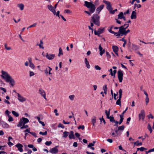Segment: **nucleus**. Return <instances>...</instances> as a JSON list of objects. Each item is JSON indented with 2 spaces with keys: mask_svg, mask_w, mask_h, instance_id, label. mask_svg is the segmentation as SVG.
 <instances>
[{
  "mask_svg": "<svg viewBox=\"0 0 154 154\" xmlns=\"http://www.w3.org/2000/svg\"><path fill=\"white\" fill-rule=\"evenodd\" d=\"M85 6L89 9L90 12L93 13L95 10V6L93 4L92 2H88L87 1L85 2Z\"/></svg>",
  "mask_w": 154,
  "mask_h": 154,
  "instance_id": "1",
  "label": "nucleus"
},
{
  "mask_svg": "<svg viewBox=\"0 0 154 154\" xmlns=\"http://www.w3.org/2000/svg\"><path fill=\"white\" fill-rule=\"evenodd\" d=\"M99 20V16L97 14H94L91 17V22L99 26L100 25Z\"/></svg>",
  "mask_w": 154,
  "mask_h": 154,
  "instance_id": "2",
  "label": "nucleus"
},
{
  "mask_svg": "<svg viewBox=\"0 0 154 154\" xmlns=\"http://www.w3.org/2000/svg\"><path fill=\"white\" fill-rule=\"evenodd\" d=\"M48 9L51 12H52L53 14L55 16L58 17L59 18L60 17V11H57L56 12L55 10L54 9V7L53 6L51 5H49L47 6Z\"/></svg>",
  "mask_w": 154,
  "mask_h": 154,
  "instance_id": "3",
  "label": "nucleus"
},
{
  "mask_svg": "<svg viewBox=\"0 0 154 154\" xmlns=\"http://www.w3.org/2000/svg\"><path fill=\"white\" fill-rule=\"evenodd\" d=\"M119 30L118 32L116 33V36H122L123 35H125V28L124 26H122L119 28Z\"/></svg>",
  "mask_w": 154,
  "mask_h": 154,
  "instance_id": "4",
  "label": "nucleus"
},
{
  "mask_svg": "<svg viewBox=\"0 0 154 154\" xmlns=\"http://www.w3.org/2000/svg\"><path fill=\"white\" fill-rule=\"evenodd\" d=\"M2 77L4 79L6 82H7L11 78V77L6 72L2 71Z\"/></svg>",
  "mask_w": 154,
  "mask_h": 154,
  "instance_id": "5",
  "label": "nucleus"
},
{
  "mask_svg": "<svg viewBox=\"0 0 154 154\" xmlns=\"http://www.w3.org/2000/svg\"><path fill=\"white\" fill-rule=\"evenodd\" d=\"M139 120H142L143 121L145 116V111L143 109L141 110L140 113L139 114Z\"/></svg>",
  "mask_w": 154,
  "mask_h": 154,
  "instance_id": "6",
  "label": "nucleus"
},
{
  "mask_svg": "<svg viewBox=\"0 0 154 154\" xmlns=\"http://www.w3.org/2000/svg\"><path fill=\"white\" fill-rule=\"evenodd\" d=\"M119 99L117 100L116 102V104L119 105L120 106H121V100L122 97V90L120 89L119 90Z\"/></svg>",
  "mask_w": 154,
  "mask_h": 154,
  "instance_id": "7",
  "label": "nucleus"
},
{
  "mask_svg": "<svg viewBox=\"0 0 154 154\" xmlns=\"http://www.w3.org/2000/svg\"><path fill=\"white\" fill-rule=\"evenodd\" d=\"M105 29V27H101L99 28L97 30H95L94 32L95 35H99L100 34L103 33Z\"/></svg>",
  "mask_w": 154,
  "mask_h": 154,
  "instance_id": "8",
  "label": "nucleus"
},
{
  "mask_svg": "<svg viewBox=\"0 0 154 154\" xmlns=\"http://www.w3.org/2000/svg\"><path fill=\"white\" fill-rule=\"evenodd\" d=\"M118 78L120 82H121L123 80V72L121 70L118 72Z\"/></svg>",
  "mask_w": 154,
  "mask_h": 154,
  "instance_id": "9",
  "label": "nucleus"
},
{
  "mask_svg": "<svg viewBox=\"0 0 154 154\" xmlns=\"http://www.w3.org/2000/svg\"><path fill=\"white\" fill-rule=\"evenodd\" d=\"M39 93L45 100H47L46 97V93L45 91L42 88H40L38 91Z\"/></svg>",
  "mask_w": 154,
  "mask_h": 154,
  "instance_id": "10",
  "label": "nucleus"
},
{
  "mask_svg": "<svg viewBox=\"0 0 154 154\" xmlns=\"http://www.w3.org/2000/svg\"><path fill=\"white\" fill-rule=\"evenodd\" d=\"M57 147L58 146H56L50 149L49 150L50 152L52 154H56L58 152V149L57 148Z\"/></svg>",
  "mask_w": 154,
  "mask_h": 154,
  "instance_id": "11",
  "label": "nucleus"
},
{
  "mask_svg": "<svg viewBox=\"0 0 154 154\" xmlns=\"http://www.w3.org/2000/svg\"><path fill=\"white\" fill-rule=\"evenodd\" d=\"M18 100L21 102H23L26 100V99L22 96L19 94L17 93Z\"/></svg>",
  "mask_w": 154,
  "mask_h": 154,
  "instance_id": "12",
  "label": "nucleus"
},
{
  "mask_svg": "<svg viewBox=\"0 0 154 154\" xmlns=\"http://www.w3.org/2000/svg\"><path fill=\"white\" fill-rule=\"evenodd\" d=\"M45 56L48 60H51L54 58L55 55L54 54H48L47 53Z\"/></svg>",
  "mask_w": 154,
  "mask_h": 154,
  "instance_id": "13",
  "label": "nucleus"
},
{
  "mask_svg": "<svg viewBox=\"0 0 154 154\" xmlns=\"http://www.w3.org/2000/svg\"><path fill=\"white\" fill-rule=\"evenodd\" d=\"M15 146L18 148V150L20 151V152H21L23 151V146L21 144L17 143L16 145H15Z\"/></svg>",
  "mask_w": 154,
  "mask_h": 154,
  "instance_id": "14",
  "label": "nucleus"
},
{
  "mask_svg": "<svg viewBox=\"0 0 154 154\" xmlns=\"http://www.w3.org/2000/svg\"><path fill=\"white\" fill-rule=\"evenodd\" d=\"M99 49L100 51V56H102L105 53V50L103 49V48L101 47L100 45L99 47Z\"/></svg>",
  "mask_w": 154,
  "mask_h": 154,
  "instance_id": "15",
  "label": "nucleus"
},
{
  "mask_svg": "<svg viewBox=\"0 0 154 154\" xmlns=\"http://www.w3.org/2000/svg\"><path fill=\"white\" fill-rule=\"evenodd\" d=\"M136 17V10L133 11L132 12L131 14V18L132 19H135Z\"/></svg>",
  "mask_w": 154,
  "mask_h": 154,
  "instance_id": "16",
  "label": "nucleus"
},
{
  "mask_svg": "<svg viewBox=\"0 0 154 154\" xmlns=\"http://www.w3.org/2000/svg\"><path fill=\"white\" fill-rule=\"evenodd\" d=\"M85 64L86 65L87 68L88 69L90 68V65L89 64V61H88L87 58H85L84 59Z\"/></svg>",
  "mask_w": 154,
  "mask_h": 154,
  "instance_id": "17",
  "label": "nucleus"
},
{
  "mask_svg": "<svg viewBox=\"0 0 154 154\" xmlns=\"http://www.w3.org/2000/svg\"><path fill=\"white\" fill-rule=\"evenodd\" d=\"M7 82H9L10 85L12 86H13L15 85V81L12 78H11V79H10Z\"/></svg>",
  "mask_w": 154,
  "mask_h": 154,
  "instance_id": "18",
  "label": "nucleus"
},
{
  "mask_svg": "<svg viewBox=\"0 0 154 154\" xmlns=\"http://www.w3.org/2000/svg\"><path fill=\"white\" fill-rule=\"evenodd\" d=\"M107 8L109 11L110 13L112 14H114V12H112V8L110 4L107 5Z\"/></svg>",
  "mask_w": 154,
  "mask_h": 154,
  "instance_id": "19",
  "label": "nucleus"
},
{
  "mask_svg": "<svg viewBox=\"0 0 154 154\" xmlns=\"http://www.w3.org/2000/svg\"><path fill=\"white\" fill-rule=\"evenodd\" d=\"M103 7L104 5H100L99 7L97 8L96 9V12L99 14L100 12L103 8Z\"/></svg>",
  "mask_w": 154,
  "mask_h": 154,
  "instance_id": "20",
  "label": "nucleus"
},
{
  "mask_svg": "<svg viewBox=\"0 0 154 154\" xmlns=\"http://www.w3.org/2000/svg\"><path fill=\"white\" fill-rule=\"evenodd\" d=\"M21 119L23 122V125H25L29 122V119L24 117H22Z\"/></svg>",
  "mask_w": 154,
  "mask_h": 154,
  "instance_id": "21",
  "label": "nucleus"
},
{
  "mask_svg": "<svg viewBox=\"0 0 154 154\" xmlns=\"http://www.w3.org/2000/svg\"><path fill=\"white\" fill-rule=\"evenodd\" d=\"M17 6L21 11H22L24 8V5L23 4H19L17 5Z\"/></svg>",
  "mask_w": 154,
  "mask_h": 154,
  "instance_id": "22",
  "label": "nucleus"
},
{
  "mask_svg": "<svg viewBox=\"0 0 154 154\" xmlns=\"http://www.w3.org/2000/svg\"><path fill=\"white\" fill-rule=\"evenodd\" d=\"M69 139H75V137L74 134V132L73 131H72L70 132V134L69 136Z\"/></svg>",
  "mask_w": 154,
  "mask_h": 154,
  "instance_id": "23",
  "label": "nucleus"
},
{
  "mask_svg": "<svg viewBox=\"0 0 154 154\" xmlns=\"http://www.w3.org/2000/svg\"><path fill=\"white\" fill-rule=\"evenodd\" d=\"M2 126L4 128H7L9 127V125L6 123L3 122L1 123Z\"/></svg>",
  "mask_w": 154,
  "mask_h": 154,
  "instance_id": "24",
  "label": "nucleus"
},
{
  "mask_svg": "<svg viewBox=\"0 0 154 154\" xmlns=\"http://www.w3.org/2000/svg\"><path fill=\"white\" fill-rule=\"evenodd\" d=\"M96 118L95 116H94L91 119V122L93 126H94L96 122Z\"/></svg>",
  "mask_w": 154,
  "mask_h": 154,
  "instance_id": "25",
  "label": "nucleus"
},
{
  "mask_svg": "<svg viewBox=\"0 0 154 154\" xmlns=\"http://www.w3.org/2000/svg\"><path fill=\"white\" fill-rule=\"evenodd\" d=\"M112 48L113 51L114 52H118L119 48L117 46H113L112 47Z\"/></svg>",
  "mask_w": 154,
  "mask_h": 154,
  "instance_id": "26",
  "label": "nucleus"
},
{
  "mask_svg": "<svg viewBox=\"0 0 154 154\" xmlns=\"http://www.w3.org/2000/svg\"><path fill=\"white\" fill-rule=\"evenodd\" d=\"M69 133V132L66 131L64 132L63 134V137L65 138H66L68 135Z\"/></svg>",
  "mask_w": 154,
  "mask_h": 154,
  "instance_id": "27",
  "label": "nucleus"
},
{
  "mask_svg": "<svg viewBox=\"0 0 154 154\" xmlns=\"http://www.w3.org/2000/svg\"><path fill=\"white\" fill-rule=\"evenodd\" d=\"M107 118L110 120V122H115V120L114 119V117L112 116H109Z\"/></svg>",
  "mask_w": 154,
  "mask_h": 154,
  "instance_id": "28",
  "label": "nucleus"
},
{
  "mask_svg": "<svg viewBox=\"0 0 154 154\" xmlns=\"http://www.w3.org/2000/svg\"><path fill=\"white\" fill-rule=\"evenodd\" d=\"M59 52L58 54V56L60 57L63 54V51L61 48H59Z\"/></svg>",
  "mask_w": 154,
  "mask_h": 154,
  "instance_id": "29",
  "label": "nucleus"
},
{
  "mask_svg": "<svg viewBox=\"0 0 154 154\" xmlns=\"http://www.w3.org/2000/svg\"><path fill=\"white\" fill-rule=\"evenodd\" d=\"M123 14L122 12H120L118 15V19H121L123 17Z\"/></svg>",
  "mask_w": 154,
  "mask_h": 154,
  "instance_id": "30",
  "label": "nucleus"
},
{
  "mask_svg": "<svg viewBox=\"0 0 154 154\" xmlns=\"http://www.w3.org/2000/svg\"><path fill=\"white\" fill-rule=\"evenodd\" d=\"M43 43L42 41V40H40V43L38 45L39 47L40 48H42V49H44V47H43Z\"/></svg>",
  "mask_w": 154,
  "mask_h": 154,
  "instance_id": "31",
  "label": "nucleus"
},
{
  "mask_svg": "<svg viewBox=\"0 0 154 154\" xmlns=\"http://www.w3.org/2000/svg\"><path fill=\"white\" fill-rule=\"evenodd\" d=\"M125 128V126L123 125L119 126L118 127V130L119 131H123Z\"/></svg>",
  "mask_w": 154,
  "mask_h": 154,
  "instance_id": "32",
  "label": "nucleus"
},
{
  "mask_svg": "<svg viewBox=\"0 0 154 154\" xmlns=\"http://www.w3.org/2000/svg\"><path fill=\"white\" fill-rule=\"evenodd\" d=\"M12 113L16 117H18L19 116V114L14 111H12Z\"/></svg>",
  "mask_w": 154,
  "mask_h": 154,
  "instance_id": "33",
  "label": "nucleus"
},
{
  "mask_svg": "<svg viewBox=\"0 0 154 154\" xmlns=\"http://www.w3.org/2000/svg\"><path fill=\"white\" fill-rule=\"evenodd\" d=\"M23 125V122L22 119H20V121L19 122L18 124L17 125L18 127H20Z\"/></svg>",
  "mask_w": 154,
  "mask_h": 154,
  "instance_id": "34",
  "label": "nucleus"
},
{
  "mask_svg": "<svg viewBox=\"0 0 154 154\" xmlns=\"http://www.w3.org/2000/svg\"><path fill=\"white\" fill-rule=\"evenodd\" d=\"M29 66L32 69H34L35 66L32 63L29 64Z\"/></svg>",
  "mask_w": 154,
  "mask_h": 154,
  "instance_id": "35",
  "label": "nucleus"
},
{
  "mask_svg": "<svg viewBox=\"0 0 154 154\" xmlns=\"http://www.w3.org/2000/svg\"><path fill=\"white\" fill-rule=\"evenodd\" d=\"M137 149L138 150H140L141 151H144L145 150H146L147 149L146 148H144V147H141L140 148H137Z\"/></svg>",
  "mask_w": 154,
  "mask_h": 154,
  "instance_id": "36",
  "label": "nucleus"
},
{
  "mask_svg": "<svg viewBox=\"0 0 154 154\" xmlns=\"http://www.w3.org/2000/svg\"><path fill=\"white\" fill-rule=\"evenodd\" d=\"M112 27H111V28L110 29H108V31L112 34H114L116 36V32H115L114 31H112Z\"/></svg>",
  "mask_w": 154,
  "mask_h": 154,
  "instance_id": "37",
  "label": "nucleus"
},
{
  "mask_svg": "<svg viewBox=\"0 0 154 154\" xmlns=\"http://www.w3.org/2000/svg\"><path fill=\"white\" fill-rule=\"evenodd\" d=\"M147 128L150 131V133H151L152 132V129L151 127L149 124H148V125Z\"/></svg>",
  "mask_w": 154,
  "mask_h": 154,
  "instance_id": "38",
  "label": "nucleus"
},
{
  "mask_svg": "<svg viewBox=\"0 0 154 154\" xmlns=\"http://www.w3.org/2000/svg\"><path fill=\"white\" fill-rule=\"evenodd\" d=\"M35 75L34 72L31 71H29V76L30 77H32L33 76Z\"/></svg>",
  "mask_w": 154,
  "mask_h": 154,
  "instance_id": "39",
  "label": "nucleus"
},
{
  "mask_svg": "<svg viewBox=\"0 0 154 154\" xmlns=\"http://www.w3.org/2000/svg\"><path fill=\"white\" fill-rule=\"evenodd\" d=\"M149 101V99L148 97H146L145 102L146 105H147Z\"/></svg>",
  "mask_w": 154,
  "mask_h": 154,
  "instance_id": "40",
  "label": "nucleus"
},
{
  "mask_svg": "<svg viewBox=\"0 0 154 154\" xmlns=\"http://www.w3.org/2000/svg\"><path fill=\"white\" fill-rule=\"evenodd\" d=\"M75 97V96L74 95H71L69 96V99L71 100H73Z\"/></svg>",
  "mask_w": 154,
  "mask_h": 154,
  "instance_id": "41",
  "label": "nucleus"
},
{
  "mask_svg": "<svg viewBox=\"0 0 154 154\" xmlns=\"http://www.w3.org/2000/svg\"><path fill=\"white\" fill-rule=\"evenodd\" d=\"M40 134L42 135H46L47 134V131H45L44 132H40L39 133Z\"/></svg>",
  "mask_w": 154,
  "mask_h": 154,
  "instance_id": "42",
  "label": "nucleus"
},
{
  "mask_svg": "<svg viewBox=\"0 0 154 154\" xmlns=\"http://www.w3.org/2000/svg\"><path fill=\"white\" fill-rule=\"evenodd\" d=\"M52 143V142L51 141H47L45 143V144L48 146H50Z\"/></svg>",
  "mask_w": 154,
  "mask_h": 154,
  "instance_id": "43",
  "label": "nucleus"
},
{
  "mask_svg": "<svg viewBox=\"0 0 154 154\" xmlns=\"http://www.w3.org/2000/svg\"><path fill=\"white\" fill-rule=\"evenodd\" d=\"M105 113L106 116L107 118L109 117V116L110 113L109 112H108L107 110L105 111Z\"/></svg>",
  "mask_w": 154,
  "mask_h": 154,
  "instance_id": "44",
  "label": "nucleus"
},
{
  "mask_svg": "<svg viewBox=\"0 0 154 154\" xmlns=\"http://www.w3.org/2000/svg\"><path fill=\"white\" fill-rule=\"evenodd\" d=\"M94 68L96 70H100L101 68L98 65H95L94 66Z\"/></svg>",
  "mask_w": 154,
  "mask_h": 154,
  "instance_id": "45",
  "label": "nucleus"
},
{
  "mask_svg": "<svg viewBox=\"0 0 154 154\" xmlns=\"http://www.w3.org/2000/svg\"><path fill=\"white\" fill-rule=\"evenodd\" d=\"M99 119L100 120L101 123L102 122H103L104 123V125L105 124L106 122L105 121L104 119L103 118V117H102V119L100 118H99Z\"/></svg>",
  "mask_w": 154,
  "mask_h": 154,
  "instance_id": "46",
  "label": "nucleus"
},
{
  "mask_svg": "<svg viewBox=\"0 0 154 154\" xmlns=\"http://www.w3.org/2000/svg\"><path fill=\"white\" fill-rule=\"evenodd\" d=\"M103 89L104 90V91H107V85H104L103 88Z\"/></svg>",
  "mask_w": 154,
  "mask_h": 154,
  "instance_id": "47",
  "label": "nucleus"
},
{
  "mask_svg": "<svg viewBox=\"0 0 154 154\" xmlns=\"http://www.w3.org/2000/svg\"><path fill=\"white\" fill-rule=\"evenodd\" d=\"M28 127V126L27 125H23L20 128L21 129H22L23 128H27Z\"/></svg>",
  "mask_w": 154,
  "mask_h": 154,
  "instance_id": "48",
  "label": "nucleus"
},
{
  "mask_svg": "<svg viewBox=\"0 0 154 154\" xmlns=\"http://www.w3.org/2000/svg\"><path fill=\"white\" fill-rule=\"evenodd\" d=\"M5 48L8 50H9L11 49V48L10 47H7V44L5 45Z\"/></svg>",
  "mask_w": 154,
  "mask_h": 154,
  "instance_id": "49",
  "label": "nucleus"
},
{
  "mask_svg": "<svg viewBox=\"0 0 154 154\" xmlns=\"http://www.w3.org/2000/svg\"><path fill=\"white\" fill-rule=\"evenodd\" d=\"M58 127L59 128H60H60H64V126H63L62 124H61V123H59L58 124Z\"/></svg>",
  "mask_w": 154,
  "mask_h": 154,
  "instance_id": "50",
  "label": "nucleus"
},
{
  "mask_svg": "<svg viewBox=\"0 0 154 154\" xmlns=\"http://www.w3.org/2000/svg\"><path fill=\"white\" fill-rule=\"evenodd\" d=\"M8 117H9V119H8V121L10 122H12L13 121V118L11 116H10L9 115H8Z\"/></svg>",
  "mask_w": 154,
  "mask_h": 154,
  "instance_id": "51",
  "label": "nucleus"
},
{
  "mask_svg": "<svg viewBox=\"0 0 154 154\" xmlns=\"http://www.w3.org/2000/svg\"><path fill=\"white\" fill-rule=\"evenodd\" d=\"M84 128L85 126L84 125H80L78 127V128L79 129L81 128L82 130H83L84 129Z\"/></svg>",
  "mask_w": 154,
  "mask_h": 154,
  "instance_id": "52",
  "label": "nucleus"
},
{
  "mask_svg": "<svg viewBox=\"0 0 154 154\" xmlns=\"http://www.w3.org/2000/svg\"><path fill=\"white\" fill-rule=\"evenodd\" d=\"M94 146V143H90L88 145V148H90L92 146Z\"/></svg>",
  "mask_w": 154,
  "mask_h": 154,
  "instance_id": "53",
  "label": "nucleus"
},
{
  "mask_svg": "<svg viewBox=\"0 0 154 154\" xmlns=\"http://www.w3.org/2000/svg\"><path fill=\"white\" fill-rule=\"evenodd\" d=\"M64 13H70L71 12L69 9H66L65 10Z\"/></svg>",
  "mask_w": 154,
  "mask_h": 154,
  "instance_id": "54",
  "label": "nucleus"
},
{
  "mask_svg": "<svg viewBox=\"0 0 154 154\" xmlns=\"http://www.w3.org/2000/svg\"><path fill=\"white\" fill-rule=\"evenodd\" d=\"M37 25V23H35L33 24L32 25H30L29 26V27H35Z\"/></svg>",
  "mask_w": 154,
  "mask_h": 154,
  "instance_id": "55",
  "label": "nucleus"
},
{
  "mask_svg": "<svg viewBox=\"0 0 154 154\" xmlns=\"http://www.w3.org/2000/svg\"><path fill=\"white\" fill-rule=\"evenodd\" d=\"M103 2L104 3L106 4L107 5H109L110 4V2H109L108 1H106L103 0Z\"/></svg>",
  "mask_w": 154,
  "mask_h": 154,
  "instance_id": "56",
  "label": "nucleus"
},
{
  "mask_svg": "<svg viewBox=\"0 0 154 154\" xmlns=\"http://www.w3.org/2000/svg\"><path fill=\"white\" fill-rule=\"evenodd\" d=\"M131 119V118L130 117H129L127 119L126 124L128 125L129 124V122L130 121Z\"/></svg>",
  "mask_w": 154,
  "mask_h": 154,
  "instance_id": "57",
  "label": "nucleus"
},
{
  "mask_svg": "<svg viewBox=\"0 0 154 154\" xmlns=\"http://www.w3.org/2000/svg\"><path fill=\"white\" fill-rule=\"evenodd\" d=\"M54 112L55 113V115L56 116H58L59 115V114L57 112V110L56 109L54 110Z\"/></svg>",
  "mask_w": 154,
  "mask_h": 154,
  "instance_id": "58",
  "label": "nucleus"
},
{
  "mask_svg": "<svg viewBox=\"0 0 154 154\" xmlns=\"http://www.w3.org/2000/svg\"><path fill=\"white\" fill-rule=\"evenodd\" d=\"M28 60L29 63V64L32 63V59L31 57L28 58Z\"/></svg>",
  "mask_w": 154,
  "mask_h": 154,
  "instance_id": "59",
  "label": "nucleus"
},
{
  "mask_svg": "<svg viewBox=\"0 0 154 154\" xmlns=\"http://www.w3.org/2000/svg\"><path fill=\"white\" fill-rule=\"evenodd\" d=\"M48 68H49V71H48V73L49 74H52V73H51V71L52 70V69L51 68V67H50L49 66L48 67Z\"/></svg>",
  "mask_w": 154,
  "mask_h": 154,
  "instance_id": "60",
  "label": "nucleus"
},
{
  "mask_svg": "<svg viewBox=\"0 0 154 154\" xmlns=\"http://www.w3.org/2000/svg\"><path fill=\"white\" fill-rule=\"evenodd\" d=\"M107 141L109 143H111L113 142V140L111 139H108Z\"/></svg>",
  "mask_w": 154,
  "mask_h": 154,
  "instance_id": "61",
  "label": "nucleus"
},
{
  "mask_svg": "<svg viewBox=\"0 0 154 154\" xmlns=\"http://www.w3.org/2000/svg\"><path fill=\"white\" fill-rule=\"evenodd\" d=\"M30 128L27 129L26 130H25L24 131V132H27L30 134L31 133V132H30Z\"/></svg>",
  "mask_w": 154,
  "mask_h": 154,
  "instance_id": "62",
  "label": "nucleus"
},
{
  "mask_svg": "<svg viewBox=\"0 0 154 154\" xmlns=\"http://www.w3.org/2000/svg\"><path fill=\"white\" fill-rule=\"evenodd\" d=\"M30 134L33 136L35 137H37L36 134L35 133L31 132Z\"/></svg>",
  "mask_w": 154,
  "mask_h": 154,
  "instance_id": "63",
  "label": "nucleus"
},
{
  "mask_svg": "<svg viewBox=\"0 0 154 154\" xmlns=\"http://www.w3.org/2000/svg\"><path fill=\"white\" fill-rule=\"evenodd\" d=\"M147 152L149 153L151 152H154V148L152 149H150L148 151H146Z\"/></svg>",
  "mask_w": 154,
  "mask_h": 154,
  "instance_id": "64",
  "label": "nucleus"
}]
</instances>
